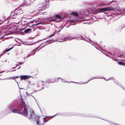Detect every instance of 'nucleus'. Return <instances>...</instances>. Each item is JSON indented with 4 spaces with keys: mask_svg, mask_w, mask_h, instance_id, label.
<instances>
[{
    "mask_svg": "<svg viewBox=\"0 0 125 125\" xmlns=\"http://www.w3.org/2000/svg\"><path fill=\"white\" fill-rule=\"evenodd\" d=\"M9 108L12 110V113L21 114L31 120L33 118H36V116L34 112L31 110L30 111V113L28 114L27 110L25 107L21 106H18L14 104L10 105Z\"/></svg>",
    "mask_w": 125,
    "mask_h": 125,
    "instance_id": "1",
    "label": "nucleus"
},
{
    "mask_svg": "<svg viewBox=\"0 0 125 125\" xmlns=\"http://www.w3.org/2000/svg\"><path fill=\"white\" fill-rule=\"evenodd\" d=\"M21 104H22V105H18L17 102L16 101H13L11 104H9V105H8V106H7V110H9V111L8 112V114L11 113V112L12 113V110L9 108V107L10 105L11 104H14L16 105L17 106H21L22 107H25L26 108H27L25 104V103L24 101V99L22 98L21 95Z\"/></svg>",
    "mask_w": 125,
    "mask_h": 125,
    "instance_id": "2",
    "label": "nucleus"
},
{
    "mask_svg": "<svg viewBox=\"0 0 125 125\" xmlns=\"http://www.w3.org/2000/svg\"><path fill=\"white\" fill-rule=\"evenodd\" d=\"M115 9L116 10L115 8H112L111 7H108L99 8V9H97L96 10L98 11L99 12H101L103 11H106L111 10L114 11Z\"/></svg>",
    "mask_w": 125,
    "mask_h": 125,
    "instance_id": "3",
    "label": "nucleus"
},
{
    "mask_svg": "<svg viewBox=\"0 0 125 125\" xmlns=\"http://www.w3.org/2000/svg\"><path fill=\"white\" fill-rule=\"evenodd\" d=\"M49 5V3L48 1L45 2L43 4H42V6L38 8L39 10H43L46 9L47 7H48Z\"/></svg>",
    "mask_w": 125,
    "mask_h": 125,
    "instance_id": "4",
    "label": "nucleus"
},
{
    "mask_svg": "<svg viewBox=\"0 0 125 125\" xmlns=\"http://www.w3.org/2000/svg\"><path fill=\"white\" fill-rule=\"evenodd\" d=\"M78 21V20L77 19L75 20L72 19L71 20H69L67 21L68 22H70L69 23L71 24V25H69L67 26L66 27L67 28H69L70 26L71 25H74L76 24V23H75L76 21Z\"/></svg>",
    "mask_w": 125,
    "mask_h": 125,
    "instance_id": "5",
    "label": "nucleus"
},
{
    "mask_svg": "<svg viewBox=\"0 0 125 125\" xmlns=\"http://www.w3.org/2000/svg\"><path fill=\"white\" fill-rule=\"evenodd\" d=\"M20 77L21 80V81L23 80H26V79H28L31 77L34 79L33 77L27 75H23L20 76Z\"/></svg>",
    "mask_w": 125,
    "mask_h": 125,
    "instance_id": "6",
    "label": "nucleus"
},
{
    "mask_svg": "<svg viewBox=\"0 0 125 125\" xmlns=\"http://www.w3.org/2000/svg\"><path fill=\"white\" fill-rule=\"evenodd\" d=\"M78 37H76L75 38H67V37H65L64 38H63V40L64 41H66L67 40H69V41H70L72 40L73 39H74L76 38H77Z\"/></svg>",
    "mask_w": 125,
    "mask_h": 125,
    "instance_id": "7",
    "label": "nucleus"
},
{
    "mask_svg": "<svg viewBox=\"0 0 125 125\" xmlns=\"http://www.w3.org/2000/svg\"><path fill=\"white\" fill-rule=\"evenodd\" d=\"M18 9H16L14 11V12H12L11 13V17H13L14 16H15V15L17 16V14L16 12V11Z\"/></svg>",
    "mask_w": 125,
    "mask_h": 125,
    "instance_id": "8",
    "label": "nucleus"
},
{
    "mask_svg": "<svg viewBox=\"0 0 125 125\" xmlns=\"http://www.w3.org/2000/svg\"><path fill=\"white\" fill-rule=\"evenodd\" d=\"M16 11L17 14H20L23 13V11L21 9H19Z\"/></svg>",
    "mask_w": 125,
    "mask_h": 125,
    "instance_id": "9",
    "label": "nucleus"
},
{
    "mask_svg": "<svg viewBox=\"0 0 125 125\" xmlns=\"http://www.w3.org/2000/svg\"><path fill=\"white\" fill-rule=\"evenodd\" d=\"M114 82L116 83L117 85L120 86L123 89H124V88L122 85L120 83H118L117 81L115 80V81H114Z\"/></svg>",
    "mask_w": 125,
    "mask_h": 125,
    "instance_id": "10",
    "label": "nucleus"
},
{
    "mask_svg": "<svg viewBox=\"0 0 125 125\" xmlns=\"http://www.w3.org/2000/svg\"><path fill=\"white\" fill-rule=\"evenodd\" d=\"M49 21H56V22H60L61 21L60 20H58V19L56 18H55L54 19H52L50 20Z\"/></svg>",
    "mask_w": 125,
    "mask_h": 125,
    "instance_id": "11",
    "label": "nucleus"
},
{
    "mask_svg": "<svg viewBox=\"0 0 125 125\" xmlns=\"http://www.w3.org/2000/svg\"><path fill=\"white\" fill-rule=\"evenodd\" d=\"M31 29L27 28L26 30H25L24 31V32L25 33H28L29 31H31Z\"/></svg>",
    "mask_w": 125,
    "mask_h": 125,
    "instance_id": "12",
    "label": "nucleus"
},
{
    "mask_svg": "<svg viewBox=\"0 0 125 125\" xmlns=\"http://www.w3.org/2000/svg\"><path fill=\"white\" fill-rule=\"evenodd\" d=\"M72 14L75 17L78 16V14L76 12H72Z\"/></svg>",
    "mask_w": 125,
    "mask_h": 125,
    "instance_id": "13",
    "label": "nucleus"
},
{
    "mask_svg": "<svg viewBox=\"0 0 125 125\" xmlns=\"http://www.w3.org/2000/svg\"><path fill=\"white\" fill-rule=\"evenodd\" d=\"M118 63L119 65H125V63L122 61H118Z\"/></svg>",
    "mask_w": 125,
    "mask_h": 125,
    "instance_id": "14",
    "label": "nucleus"
},
{
    "mask_svg": "<svg viewBox=\"0 0 125 125\" xmlns=\"http://www.w3.org/2000/svg\"><path fill=\"white\" fill-rule=\"evenodd\" d=\"M69 14L68 13V14L67 13L64 14L63 15V16L62 17V18L63 19L64 18H67Z\"/></svg>",
    "mask_w": 125,
    "mask_h": 125,
    "instance_id": "15",
    "label": "nucleus"
},
{
    "mask_svg": "<svg viewBox=\"0 0 125 125\" xmlns=\"http://www.w3.org/2000/svg\"><path fill=\"white\" fill-rule=\"evenodd\" d=\"M39 117L38 116V118L36 119V120L37 121V125H42L39 124Z\"/></svg>",
    "mask_w": 125,
    "mask_h": 125,
    "instance_id": "16",
    "label": "nucleus"
},
{
    "mask_svg": "<svg viewBox=\"0 0 125 125\" xmlns=\"http://www.w3.org/2000/svg\"><path fill=\"white\" fill-rule=\"evenodd\" d=\"M97 78H95V77H92L91 78V79H90V80H89L87 82H85L84 83H81V84H86L88 82H89L91 80H93V79H97Z\"/></svg>",
    "mask_w": 125,
    "mask_h": 125,
    "instance_id": "17",
    "label": "nucleus"
},
{
    "mask_svg": "<svg viewBox=\"0 0 125 125\" xmlns=\"http://www.w3.org/2000/svg\"><path fill=\"white\" fill-rule=\"evenodd\" d=\"M55 18H57L58 19H61V15L59 14H56L55 15Z\"/></svg>",
    "mask_w": 125,
    "mask_h": 125,
    "instance_id": "18",
    "label": "nucleus"
},
{
    "mask_svg": "<svg viewBox=\"0 0 125 125\" xmlns=\"http://www.w3.org/2000/svg\"><path fill=\"white\" fill-rule=\"evenodd\" d=\"M81 38H80L82 40H83L85 41L86 42H89V41H88L87 40V39H85L84 37H82V36L81 35ZM78 38H80L79 37H78Z\"/></svg>",
    "mask_w": 125,
    "mask_h": 125,
    "instance_id": "19",
    "label": "nucleus"
},
{
    "mask_svg": "<svg viewBox=\"0 0 125 125\" xmlns=\"http://www.w3.org/2000/svg\"><path fill=\"white\" fill-rule=\"evenodd\" d=\"M62 79V82L63 83H65L66 82L67 83H68L64 79H63L62 78H61V77H58V81H59L58 79Z\"/></svg>",
    "mask_w": 125,
    "mask_h": 125,
    "instance_id": "20",
    "label": "nucleus"
},
{
    "mask_svg": "<svg viewBox=\"0 0 125 125\" xmlns=\"http://www.w3.org/2000/svg\"><path fill=\"white\" fill-rule=\"evenodd\" d=\"M56 115H58L60 116H63V114L62 113H59V114H55L54 115L52 116L51 117H53L54 116H56Z\"/></svg>",
    "mask_w": 125,
    "mask_h": 125,
    "instance_id": "21",
    "label": "nucleus"
},
{
    "mask_svg": "<svg viewBox=\"0 0 125 125\" xmlns=\"http://www.w3.org/2000/svg\"><path fill=\"white\" fill-rule=\"evenodd\" d=\"M55 34V32H54L52 34H51V35H50L48 37V38H51V37H52V36H54Z\"/></svg>",
    "mask_w": 125,
    "mask_h": 125,
    "instance_id": "22",
    "label": "nucleus"
},
{
    "mask_svg": "<svg viewBox=\"0 0 125 125\" xmlns=\"http://www.w3.org/2000/svg\"><path fill=\"white\" fill-rule=\"evenodd\" d=\"M53 40H48L47 41L45 42L44 43H42V44H44L45 43H47L48 42H50V41H53Z\"/></svg>",
    "mask_w": 125,
    "mask_h": 125,
    "instance_id": "23",
    "label": "nucleus"
},
{
    "mask_svg": "<svg viewBox=\"0 0 125 125\" xmlns=\"http://www.w3.org/2000/svg\"><path fill=\"white\" fill-rule=\"evenodd\" d=\"M42 22H39L35 24L36 26H38L40 24H42Z\"/></svg>",
    "mask_w": 125,
    "mask_h": 125,
    "instance_id": "24",
    "label": "nucleus"
},
{
    "mask_svg": "<svg viewBox=\"0 0 125 125\" xmlns=\"http://www.w3.org/2000/svg\"><path fill=\"white\" fill-rule=\"evenodd\" d=\"M36 50H35V49L33 50L32 52H31V53H33V54H35V53L36 52Z\"/></svg>",
    "mask_w": 125,
    "mask_h": 125,
    "instance_id": "25",
    "label": "nucleus"
},
{
    "mask_svg": "<svg viewBox=\"0 0 125 125\" xmlns=\"http://www.w3.org/2000/svg\"><path fill=\"white\" fill-rule=\"evenodd\" d=\"M9 51V50H8V48L7 49H6V50L3 51V52L4 53H6Z\"/></svg>",
    "mask_w": 125,
    "mask_h": 125,
    "instance_id": "26",
    "label": "nucleus"
},
{
    "mask_svg": "<svg viewBox=\"0 0 125 125\" xmlns=\"http://www.w3.org/2000/svg\"><path fill=\"white\" fill-rule=\"evenodd\" d=\"M55 82V80H54L53 81H52L51 82L47 81V83H48V84H49V83H54V82Z\"/></svg>",
    "mask_w": 125,
    "mask_h": 125,
    "instance_id": "27",
    "label": "nucleus"
},
{
    "mask_svg": "<svg viewBox=\"0 0 125 125\" xmlns=\"http://www.w3.org/2000/svg\"><path fill=\"white\" fill-rule=\"evenodd\" d=\"M48 120H46L45 119V120H43V123L42 124V125H43L44 123L46 122H48Z\"/></svg>",
    "mask_w": 125,
    "mask_h": 125,
    "instance_id": "28",
    "label": "nucleus"
},
{
    "mask_svg": "<svg viewBox=\"0 0 125 125\" xmlns=\"http://www.w3.org/2000/svg\"><path fill=\"white\" fill-rule=\"evenodd\" d=\"M45 87L46 88H48L49 86V85L48 84L46 83L45 84Z\"/></svg>",
    "mask_w": 125,
    "mask_h": 125,
    "instance_id": "29",
    "label": "nucleus"
},
{
    "mask_svg": "<svg viewBox=\"0 0 125 125\" xmlns=\"http://www.w3.org/2000/svg\"><path fill=\"white\" fill-rule=\"evenodd\" d=\"M21 62H19L18 63H19V64H16V67H17L18 66L20 65H21L22 64L21 63Z\"/></svg>",
    "mask_w": 125,
    "mask_h": 125,
    "instance_id": "30",
    "label": "nucleus"
},
{
    "mask_svg": "<svg viewBox=\"0 0 125 125\" xmlns=\"http://www.w3.org/2000/svg\"><path fill=\"white\" fill-rule=\"evenodd\" d=\"M32 54H28V55H27V57H25L24 58V59H25V58H27V57H30V56H31L32 55Z\"/></svg>",
    "mask_w": 125,
    "mask_h": 125,
    "instance_id": "31",
    "label": "nucleus"
},
{
    "mask_svg": "<svg viewBox=\"0 0 125 125\" xmlns=\"http://www.w3.org/2000/svg\"><path fill=\"white\" fill-rule=\"evenodd\" d=\"M91 19L90 18L89 19H85V20H83V21H88V20H91Z\"/></svg>",
    "mask_w": 125,
    "mask_h": 125,
    "instance_id": "32",
    "label": "nucleus"
},
{
    "mask_svg": "<svg viewBox=\"0 0 125 125\" xmlns=\"http://www.w3.org/2000/svg\"><path fill=\"white\" fill-rule=\"evenodd\" d=\"M42 44L40 45L38 47H37L35 49V50H36V51L40 47V46H41V45H42Z\"/></svg>",
    "mask_w": 125,
    "mask_h": 125,
    "instance_id": "33",
    "label": "nucleus"
},
{
    "mask_svg": "<svg viewBox=\"0 0 125 125\" xmlns=\"http://www.w3.org/2000/svg\"><path fill=\"white\" fill-rule=\"evenodd\" d=\"M116 1H116V0H112L111 3L107 5H110L111 3H112L113 2H116Z\"/></svg>",
    "mask_w": 125,
    "mask_h": 125,
    "instance_id": "34",
    "label": "nucleus"
},
{
    "mask_svg": "<svg viewBox=\"0 0 125 125\" xmlns=\"http://www.w3.org/2000/svg\"><path fill=\"white\" fill-rule=\"evenodd\" d=\"M15 80V81L16 82H17V84H18V86H19V89H23V88H20V87H19V85H18V82H17V81L16 80Z\"/></svg>",
    "mask_w": 125,
    "mask_h": 125,
    "instance_id": "35",
    "label": "nucleus"
},
{
    "mask_svg": "<svg viewBox=\"0 0 125 125\" xmlns=\"http://www.w3.org/2000/svg\"><path fill=\"white\" fill-rule=\"evenodd\" d=\"M14 47V46H13L12 47H11L9 48H8V50H9V51L10 50H11Z\"/></svg>",
    "mask_w": 125,
    "mask_h": 125,
    "instance_id": "36",
    "label": "nucleus"
},
{
    "mask_svg": "<svg viewBox=\"0 0 125 125\" xmlns=\"http://www.w3.org/2000/svg\"><path fill=\"white\" fill-rule=\"evenodd\" d=\"M31 95V96H32V97H33L35 99V100L36 102V103H37V105H38V106L39 107V106H38V104H37V101H36V99L35 98V97H34L32 95Z\"/></svg>",
    "mask_w": 125,
    "mask_h": 125,
    "instance_id": "37",
    "label": "nucleus"
},
{
    "mask_svg": "<svg viewBox=\"0 0 125 125\" xmlns=\"http://www.w3.org/2000/svg\"><path fill=\"white\" fill-rule=\"evenodd\" d=\"M41 82L43 83H47V81H43L42 80L41 81Z\"/></svg>",
    "mask_w": 125,
    "mask_h": 125,
    "instance_id": "38",
    "label": "nucleus"
},
{
    "mask_svg": "<svg viewBox=\"0 0 125 125\" xmlns=\"http://www.w3.org/2000/svg\"><path fill=\"white\" fill-rule=\"evenodd\" d=\"M87 117H95L94 116H93V115H92V116H88Z\"/></svg>",
    "mask_w": 125,
    "mask_h": 125,
    "instance_id": "39",
    "label": "nucleus"
},
{
    "mask_svg": "<svg viewBox=\"0 0 125 125\" xmlns=\"http://www.w3.org/2000/svg\"><path fill=\"white\" fill-rule=\"evenodd\" d=\"M52 43V42H49V43H47V44H45V45H43V46H42V47L41 48H42V47H44L45 45H47V44H50V43Z\"/></svg>",
    "mask_w": 125,
    "mask_h": 125,
    "instance_id": "40",
    "label": "nucleus"
},
{
    "mask_svg": "<svg viewBox=\"0 0 125 125\" xmlns=\"http://www.w3.org/2000/svg\"><path fill=\"white\" fill-rule=\"evenodd\" d=\"M63 28V27H62L60 30H59L58 31V32H60L61 31V30Z\"/></svg>",
    "mask_w": 125,
    "mask_h": 125,
    "instance_id": "41",
    "label": "nucleus"
},
{
    "mask_svg": "<svg viewBox=\"0 0 125 125\" xmlns=\"http://www.w3.org/2000/svg\"><path fill=\"white\" fill-rule=\"evenodd\" d=\"M28 27H31L32 28L33 27H32L31 26L27 25L25 27V28H27Z\"/></svg>",
    "mask_w": 125,
    "mask_h": 125,
    "instance_id": "42",
    "label": "nucleus"
},
{
    "mask_svg": "<svg viewBox=\"0 0 125 125\" xmlns=\"http://www.w3.org/2000/svg\"><path fill=\"white\" fill-rule=\"evenodd\" d=\"M15 77H12L11 78V79H12L14 80H15Z\"/></svg>",
    "mask_w": 125,
    "mask_h": 125,
    "instance_id": "43",
    "label": "nucleus"
},
{
    "mask_svg": "<svg viewBox=\"0 0 125 125\" xmlns=\"http://www.w3.org/2000/svg\"><path fill=\"white\" fill-rule=\"evenodd\" d=\"M16 16L15 15V16H14L13 17V19L16 18Z\"/></svg>",
    "mask_w": 125,
    "mask_h": 125,
    "instance_id": "44",
    "label": "nucleus"
},
{
    "mask_svg": "<svg viewBox=\"0 0 125 125\" xmlns=\"http://www.w3.org/2000/svg\"><path fill=\"white\" fill-rule=\"evenodd\" d=\"M42 40H38L37 41H36V42H35L34 43L36 42H39L40 41H42Z\"/></svg>",
    "mask_w": 125,
    "mask_h": 125,
    "instance_id": "45",
    "label": "nucleus"
},
{
    "mask_svg": "<svg viewBox=\"0 0 125 125\" xmlns=\"http://www.w3.org/2000/svg\"><path fill=\"white\" fill-rule=\"evenodd\" d=\"M19 77H20V76H16L15 77V78H17Z\"/></svg>",
    "mask_w": 125,
    "mask_h": 125,
    "instance_id": "46",
    "label": "nucleus"
},
{
    "mask_svg": "<svg viewBox=\"0 0 125 125\" xmlns=\"http://www.w3.org/2000/svg\"><path fill=\"white\" fill-rule=\"evenodd\" d=\"M19 32V31H16V33L17 34H18Z\"/></svg>",
    "mask_w": 125,
    "mask_h": 125,
    "instance_id": "47",
    "label": "nucleus"
},
{
    "mask_svg": "<svg viewBox=\"0 0 125 125\" xmlns=\"http://www.w3.org/2000/svg\"><path fill=\"white\" fill-rule=\"evenodd\" d=\"M85 37V38H87V39H88L89 40V41H92V42H93L92 41V40H90V39H88L87 38V37Z\"/></svg>",
    "mask_w": 125,
    "mask_h": 125,
    "instance_id": "48",
    "label": "nucleus"
},
{
    "mask_svg": "<svg viewBox=\"0 0 125 125\" xmlns=\"http://www.w3.org/2000/svg\"><path fill=\"white\" fill-rule=\"evenodd\" d=\"M123 11L125 12V7L123 9Z\"/></svg>",
    "mask_w": 125,
    "mask_h": 125,
    "instance_id": "49",
    "label": "nucleus"
},
{
    "mask_svg": "<svg viewBox=\"0 0 125 125\" xmlns=\"http://www.w3.org/2000/svg\"><path fill=\"white\" fill-rule=\"evenodd\" d=\"M122 56V54H121V55H120V56H118V57H121Z\"/></svg>",
    "mask_w": 125,
    "mask_h": 125,
    "instance_id": "50",
    "label": "nucleus"
},
{
    "mask_svg": "<svg viewBox=\"0 0 125 125\" xmlns=\"http://www.w3.org/2000/svg\"><path fill=\"white\" fill-rule=\"evenodd\" d=\"M99 78L104 79V80H106V79H105V78Z\"/></svg>",
    "mask_w": 125,
    "mask_h": 125,
    "instance_id": "51",
    "label": "nucleus"
},
{
    "mask_svg": "<svg viewBox=\"0 0 125 125\" xmlns=\"http://www.w3.org/2000/svg\"><path fill=\"white\" fill-rule=\"evenodd\" d=\"M123 57H125V55L124 54H122V56Z\"/></svg>",
    "mask_w": 125,
    "mask_h": 125,
    "instance_id": "52",
    "label": "nucleus"
},
{
    "mask_svg": "<svg viewBox=\"0 0 125 125\" xmlns=\"http://www.w3.org/2000/svg\"><path fill=\"white\" fill-rule=\"evenodd\" d=\"M35 25V24H33L31 26H33V27H34V26H36V25Z\"/></svg>",
    "mask_w": 125,
    "mask_h": 125,
    "instance_id": "53",
    "label": "nucleus"
},
{
    "mask_svg": "<svg viewBox=\"0 0 125 125\" xmlns=\"http://www.w3.org/2000/svg\"><path fill=\"white\" fill-rule=\"evenodd\" d=\"M27 44L29 45H32V44L31 43V44Z\"/></svg>",
    "mask_w": 125,
    "mask_h": 125,
    "instance_id": "54",
    "label": "nucleus"
},
{
    "mask_svg": "<svg viewBox=\"0 0 125 125\" xmlns=\"http://www.w3.org/2000/svg\"><path fill=\"white\" fill-rule=\"evenodd\" d=\"M46 118V117H44L43 118V120H45V119Z\"/></svg>",
    "mask_w": 125,
    "mask_h": 125,
    "instance_id": "55",
    "label": "nucleus"
},
{
    "mask_svg": "<svg viewBox=\"0 0 125 125\" xmlns=\"http://www.w3.org/2000/svg\"><path fill=\"white\" fill-rule=\"evenodd\" d=\"M125 29V27H123L121 29Z\"/></svg>",
    "mask_w": 125,
    "mask_h": 125,
    "instance_id": "56",
    "label": "nucleus"
},
{
    "mask_svg": "<svg viewBox=\"0 0 125 125\" xmlns=\"http://www.w3.org/2000/svg\"><path fill=\"white\" fill-rule=\"evenodd\" d=\"M51 116H46L45 117H46V118H48V117H51Z\"/></svg>",
    "mask_w": 125,
    "mask_h": 125,
    "instance_id": "57",
    "label": "nucleus"
},
{
    "mask_svg": "<svg viewBox=\"0 0 125 125\" xmlns=\"http://www.w3.org/2000/svg\"><path fill=\"white\" fill-rule=\"evenodd\" d=\"M64 41V40H63V41H59V42H63V41Z\"/></svg>",
    "mask_w": 125,
    "mask_h": 125,
    "instance_id": "58",
    "label": "nucleus"
},
{
    "mask_svg": "<svg viewBox=\"0 0 125 125\" xmlns=\"http://www.w3.org/2000/svg\"><path fill=\"white\" fill-rule=\"evenodd\" d=\"M26 28H25H25H23V30H24Z\"/></svg>",
    "mask_w": 125,
    "mask_h": 125,
    "instance_id": "59",
    "label": "nucleus"
},
{
    "mask_svg": "<svg viewBox=\"0 0 125 125\" xmlns=\"http://www.w3.org/2000/svg\"><path fill=\"white\" fill-rule=\"evenodd\" d=\"M21 68V67H19V68H18L17 69H19Z\"/></svg>",
    "mask_w": 125,
    "mask_h": 125,
    "instance_id": "60",
    "label": "nucleus"
},
{
    "mask_svg": "<svg viewBox=\"0 0 125 125\" xmlns=\"http://www.w3.org/2000/svg\"><path fill=\"white\" fill-rule=\"evenodd\" d=\"M16 70H12L11 72H13V71H15Z\"/></svg>",
    "mask_w": 125,
    "mask_h": 125,
    "instance_id": "61",
    "label": "nucleus"
},
{
    "mask_svg": "<svg viewBox=\"0 0 125 125\" xmlns=\"http://www.w3.org/2000/svg\"><path fill=\"white\" fill-rule=\"evenodd\" d=\"M72 82V83H76V82Z\"/></svg>",
    "mask_w": 125,
    "mask_h": 125,
    "instance_id": "62",
    "label": "nucleus"
},
{
    "mask_svg": "<svg viewBox=\"0 0 125 125\" xmlns=\"http://www.w3.org/2000/svg\"><path fill=\"white\" fill-rule=\"evenodd\" d=\"M17 67H16V66L15 67H14V68H13V69H15Z\"/></svg>",
    "mask_w": 125,
    "mask_h": 125,
    "instance_id": "63",
    "label": "nucleus"
},
{
    "mask_svg": "<svg viewBox=\"0 0 125 125\" xmlns=\"http://www.w3.org/2000/svg\"><path fill=\"white\" fill-rule=\"evenodd\" d=\"M110 78H109L107 80H106V81H107L109 79H110Z\"/></svg>",
    "mask_w": 125,
    "mask_h": 125,
    "instance_id": "64",
    "label": "nucleus"
}]
</instances>
